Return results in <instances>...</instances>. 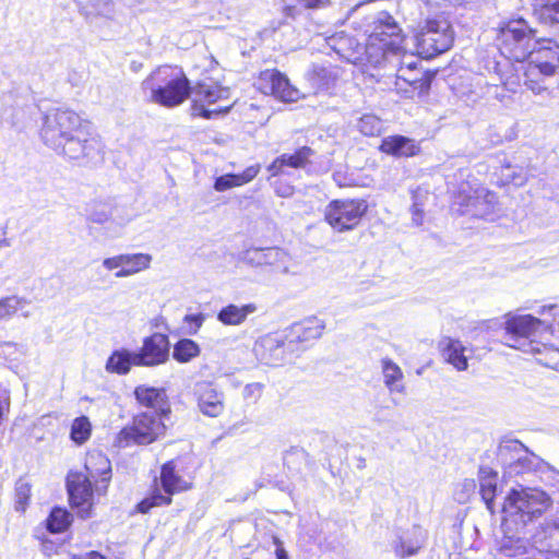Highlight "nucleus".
Masks as SVG:
<instances>
[{
  "label": "nucleus",
  "instance_id": "25",
  "mask_svg": "<svg viewBox=\"0 0 559 559\" xmlns=\"http://www.w3.org/2000/svg\"><path fill=\"white\" fill-rule=\"evenodd\" d=\"M441 345L443 357L449 364L460 371L467 369L472 349L464 346L461 341L453 338L443 340Z\"/></svg>",
  "mask_w": 559,
  "mask_h": 559
},
{
  "label": "nucleus",
  "instance_id": "17",
  "mask_svg": "<svg viewBox=\"0 0 559 559\" xmlns=\"http://www.w3.org/2000/svg\"><path fill=\"white\" fill-rule=\"evenodd\" d=\"M427 537L426 530L419 525H413L409 528L397 531L391 546L397 557H412L425 546Z\"/></svg>",
  "mask_w": 559,
  "mask_h": 559
},
{
  "label": "nucleus",
  "instance_id": "30",
  "mask_svg": "<svg viewBox=\"0 0 559 559\" xmlns=\"http://www.w3.org/2000/svg\"><path fill=\"white\" fill-rule=\"evenodd\" d=\"M152 255L148 253H123V267L115 273L117 278H123L150 269Z\"/></svg>",
  "mask_w": 559,
  "mask_h": 559
},
{
  "label": "nucleus",
  "instance_id": "38",
  "mask_svg": "<svg viewBox=\"0 0 559 559\" xmlns=\"http://www.w3.org/2000/svg\"><path fill=\"white\" fill-rule=\"evenodd\" d=\"M429 199V192L420 187L412 190V221L416 226H420L424 221V207Z\"/></svg>",
  "mask_w": 559,
  "mask_h": 559
},
{
  "label": "nucleus",
  "instance_id": "64",
  "mask_svg": "<svg viewBox=\"0 0 559 559\" xmlns=\"http://www.w3.org/2000/svg\"><path fill=\"white\" fill-rule=\"evenodd\" d=\"M406 76H411V78H417L418 79V73L415 71V72H405Z\"/></svg>",
  "mask_w": 559,
  "mask_h": 559
},
{
  "label": "nucleus",
  "instance_id": "59",
  "mask_svg": "<svg viewBox=\"0 0 559 559\" xmlns=\"http://www.w3.org/2000/svg\"><path fill=\"white\" fill-rule=\"evenodd\" d=\"M143 64L139 61H132L130 63V69L133 71V72H139L141 69H142Z\"/></svg>",
  "mask_w": 559,
  "mask_h": 559
},
{
  "label": "nucleus",
  "instance_id": "21",
  "mask_svg": "<svg viewBox=\"0 0 559 559\" xmlns=\"http://www.w3.org/2000/svg\"><path fill=\"white\" fill-rule=\"evenodd\" d=\"M198 405L200 411L210 417L218 416L224 409V396L211 383L197 385Z\"/></svg>",
  "mask_w": 559,
  "mask_h": 559
},
{
  "label": "nucleus",
  "instance_id": "45",
  "mask_svg": "<svg viewBox=\"0 0 559 559\" xmlns=\"http://www.w3.org/2000/svg\"><path fill=\"white\" fill-rule=\"evenodd\" d=\"M31 497V484L20 478L15 484V509L16 511L24 512Z\"/></svg>",
  "mask_w": 559,
  "mask_h": 559
},
{
  "label": "nucleus",
  "instance_id": "36",
  "mask_svg": "<svg viewBox=\"0 0 559 559\" xmlns=\"http://www.w3.org/2000/svg\"><path fill=\"white\" fill-rule=\"evenodd\" d=\"M538 349H533L531 354L537 355V361L546 367L559 371V348L538 341Z\"/></svg>",
  "mask_w": 559,
  "mask_h": 559
},
{
  "label": "nucleus",
  "instance_id": "16",
  "mask_svg": "<svg viewBox=\"0 0 559 559\" xmlns=\"http://www.w3.org/2000/svg\"><path fill=\"white\" fill-rule=\"evenodd\" d=\"M260 90L264 94L273 95L275 98L292 103L296 102L300 97V92L294 87L289 80L276 70H266L261 73Z\"/></svg>",
  "mask_w": 559,
  "mask_h": 559
},
{
  "label": "nucleus",
  "instance_id": "24",
  "mask_svg": "<svg viewBox=\"0 0 559 559\" xmlns=\"http://www.w3.org/2000/svg\"><path fill=\"white\" fill-rule=\"evenodd\" d=\"M382 379L385 388L391 394H405L406 385L404 382V372L401 367L391 358L384 357L380 360Z\"/></svg>",
  "mask_w": 559,
  "mask_h": 559
},
{
  "label": "nucleus",
  "instance_id": "60",
  "mask_svg": "<svg viewBox=\"0 0 559 559\" xmlns=\"http://www.w3.org/2000/svg\"><path fill=\"white\" fill-rule=\"evenodd\" d=\"M277 559H288L287 552L284 549L276 550Z\"/></svg>",
  "mask_w": 559,
  "mask_h": 559
},
{
  "label": "nucleus",
  "instance_id": "62",
  "mask_svg": "<svg viewBox=\"0 0 559 559\" xmlns=\"http://www.w3.org/2000/svg\"><path fill=\"white\" fill-rule=\"evenodd\" d=\"M9 246V242L5 238H0V249Z\"/></svg>",
  "mask_w": 559,
  "mask_h": 559
},
{
  "label": "nucleus",
  "instance_id": "43",
  "mask_svg": "<svg viewBox=\"0 0 559 559\" xmlns=\"http://www.w3.org/2000/svg\"><path fill=\"white\" fill-rule=\"evenodd\" d=\"M313 151L308 146H302L298 148L293 154H282V162L285 166L292 168H304L309 163L310 157L312 156Z\"/></svg>",
  "mask_w": 559,
  "mask_h": 559
},
{
  "label": "nucleus",
  "instance_id": "42",
  "mask_svg": "<svg viewBox=\"0 0 559 559\" xmlns=\"http://www.w3.org/2000/svg\"><path fill=\"white\" fill-rule=\"evenodd\" d=\"M25 347L14 342H0V359L12 365H17L23 356H25Z\"/></svg>",
  "mask_w": 559,
  "mask_h": 559
},
{
  "label": "nucleus",
  "instance_id": "4",
  "mask_svg": "<svg viewBox=\"0 0 559 559\" xmlns=\"http://www.w3.org/2000/svg\"><path fill=\"white\" fill-rule=\"evenodd\" d=\"M559 69V45L552 39L539 38L516 71H523L524 84L534 94L547 90L546 81Z\"/></svg>",
  "mask_w": 559,
  "mask_h": 559
},
{
  "label": "nucleus",
  "instance_id": "7",
  "mask_svg": "<svg viewBox=\"0 0 559 559\" xmlns=\"http://www.w3.org/2000/svg\"><path fill=\"white\" fill-rule=\"evenodd\" d=\"M539 38L523 19L508 22L500 28L498 47L502 56L522 64Z\"/></svg>",
  "mask_w": 559,
  "mask_h": 559
},
{
  "label": "nucleus",
  "instance_id": "54",
  "mask_svg": "<svg viewBox=\"0 0 559 559\" xmlns=\"http://www.w3.org/2000/svg\"><path fill=\"white\" fill-rule=\"evenodd\" d=\"M285 167L284 163L282 162V157L278 156L273 160V163L267 167V170L271 173L272 176H277L283 173V168Z\"/></svg>",
  "mask_w": 559,
  "mask_h": 559
},
{
  "label": "nucleus",
  "instance_id": "34",
  "mask_svg": "<svg viewBox=\"0 0 559 559\" xmlns=\"http://www.w3.org/2000/svg\"><path fill=\"white\" fill-rule=\"evenodd\" d=\"M325 324L318 318H310L294 325L293 331L298 342H309L321 337Z\"/></svg>",
  "mask_w": 559,
  "mask_h": 559
},
{
  "label": "nucleus",
  "instance_id": "46",
  "mask_svg": "<svg viewBox=\"0 0 559 559\" xmlns=\"http://www.w3.org/2000/svg\"><path fill=\"white\" fill-rule=\"evenodd\" d=\"M171 503V497L164 496L158 491L153 492L150 497L143 499L136 509L141 513H147L152 508L159 506H167Z\"/></svg>",
  "mask_w": 559,
  "mask_h": 559
},
{
  "label": "nucleus",
  "instance_id": "8",
  "mask_svg": "<svg viewBox=\"0 0 559 559\" xmlns=\"http://www.w3.org/2000/svg\"><path fill=\"white\" fill-rule=\"evenodd\" d=\"M551 325L531 314L511 316L506 321V343L524 353L538 349L537 337L550 333Z\"/></svg>",
  "mask_w": 559,
  "mask_h": 559
},
{
  "label": "nucleus",
  "instance_id": "22",
  "mask_svg": "<svg viewBox=\"0 0 559 559\" xmlns=\"http://www.w3.org/2000/svg\"><path fill=\"white\" fill-rule=\"evenodd\" d=\"M381 60V64L379 67L389 68L390 70H394V73H389V75H394L395 85H399V80H402L409 85L415 84L417 82V78L406 76L405 72H415L416 71V61L412 55H407L405 49L401 45V49L397 52V59H394V62H390L388 60Z\"/></svg>",
  "mask_w": 559,
  "mask_h": 559
},
{
  "label": "nucleus",
  "instance_id": "19",
  "mask_svg": "<svg viewBox=\"0 0 559 559\" xmlns=\"http://www.w3.org/2000/svg\"><path fill=\"white\" fill-rule=\"evenodd\" d=\"M95 483V491L104 495L111 478V464L106 455L94 451L87 454L84 471Z\"/></svg>",
  "mask_w": 559,
  "mask_h": 559
},
{
  "label": "nucleus",
  "instance_id": "13",
  "mask_svg": "<svg viewBox=\"0 0 559 559\" xmlns=\"http://www.w3.org/2000/svg\"><path fill=\"white\" fill-rule=\"evenodd\" d=\"M368 210L361 199L333 200L324 209L325 222L337 233L356 228Z\"/></svg>",
  "mask_w": 559,
  "mask_h": 559
},
{
  "label": "nucleus",
  "instance_id": "31",
  "mask_svg": "<svg viewBox=\"0 0 559 559\" xmlns=\"http://www.w3.org/2000/svg\"><path fill=\"white\" fill-rule=\"evenodd\" d=\"M80 13L86 20L110 17L114 12L112 0H76Z\"/></svg>",
  "mask_w": 559,
  "mask_h": 559
},
{
  "label": "nucleus",
  "instance_id": "39",
  "mask_svg": "<svg viewBox=\"0 0 559 559\" xmlns=\"http://www.w3.org/2000/svg\"><path fill=\"white\" fill-rule=\"evenodd\" d=\"M199 354V345L192 340L183 338L175 344L173 357L179 362H188Z\"/></svg>",
  "mask_w": 559,
  "mask_h": 559
},
{
  "label": "nucleus",
  "instance_id": "44",
  "mask_svg": "<svg viewBox=\"0 0 559 559\" xmlns=\"http://www.w3.org/2000/svg\"><path fill=\"white\" fill-rule=\"evenodd\" d=\"M358 130L367 135L374 136L381 133L382 122L373 115H364L357 122Z\"/></svg>",
  "mask_w": 559,
  "mask_h": 559
},
{
  "label": "nucleus",
  "instance_id": "32",
  "mask_svg": "<svg viewBox=\"0 0 559 559\" xmlns=\"http://www.w3.org/2000/svg\"><path fill=\"white\" fill-rule=\"evenodd\" d=\"M160 481L163 489L169 497L188 488L187 481L175 473V465L173 461H169L162 466Z\"/></svg>",
  "mask_w": 559,
  "mask_h": 559
},
{
  "label": "nucleus",
  "instance_id": "52",
  "mask_svg": "<svg viewBox=\"0 0 559 559\" xmlns=\"http://www.w3.org/2000/svg\"><path fill=\"white\" fill-rule=\"evenodd\" d=\"M204 320H205V317L202 313L187 314L185 317V322L194 325V330L192 333H197V331L202 326Z\"/></svg>",
  "mask_w": 559,
  "mask_h": 559
},
{
  "label": "nucleus",
  "instance_id": "55",
  "mask_svg": "<svg viewBox=\"0 0 559 559\" xmlns=\"http://www.w3.org/2000/svg\"><path fill=\"white\" fill-rule=\"evenodd\" d=\"M305 5L310 9L323 8L330 0H302Z\"/></svg>",
  "mask_w": 559,
  "mask_h": 559
},
{
  "label": "nucleus",
  "instance_id": "37",
  "mask_svg": "<svg viewBox=\"0 0 559 559\" xmlns=\"http://www.w3.org/2000/svg\"><path fill=\"white\" fill-rule=\"evenodd\" d=\"M72 522V515L66 509L55 508L46 520L47 530L50 533L64 532Z\"/></svg>",
  "mask_w": 559,
  "mask_h": 559
},
{
  "label": "nucleus",
  "instance_id": "61",
  "mask_svg": "<svg viewBox=\"0 0 559 559\" xmlns=\"http://www.w3.org/2000/svg\"><path fill=\"white\" fill-rule=\"evenodd\" d=\"M230 108V105L226 106H219L217 109L214 110V112H227Z\"/></svg>",
  "mask_w": 559,
  "mask_h": 559
},
{
  "label": "nucleus",
  "instance_id": "1",
  "mask_svg": "<svg viewBox=\"0 0 559 559\" xmlns=\"http://www.w3.org/2000/svg\"><path fill=\"white\" fill-rule=\"evenodd\" d=\"M43 142L79 165L102 158V142L88 121L70 109H53L46 114L40 130Z\"/></svg>",
  "mask_w": 559,
  "mask_h": 559
},
{
  "label": "nucleus",
  "instance_id": "20",
  "mask_svg": "<svg viewBox=\"0 0 559 559\" xmlns=\"http://www.w3.org/2000/svg\"><path fill=\"white\" fill-rule=\"evenodd\" d=\"M254 353L265 365H281L285 360L284 338L277 333L266 334L255 342Z\"/></svg>",
  "mask_w": 559,
  "mask_h": 559
},
{
  "label": "nucleus",
  "instance_id": "18",
  "mask_svg": "<svg viewBox=\"0 0 559 559\" xmlns=\"http://www.w3.org/2000/svg\"><path fill=\"white\" fill-rule=\"evenodd\" d=\"M193 98V115L204 118H211L212 111L204 108V104L212 105L217 102L229 99L230 91L228 87H223L215 83H199L192 88Z\"/></svg>",
  "mask_w": 559,
  "mask_h": 559
},
{
  "label": "nucleus",
  "instance_id": "56",
  "mask_svg": "<svg viewBox=\"0 0 559 559\" xmlns=\"http://www.w3.org/2000/svg\"><path fill=\"white\" fill-rule=\"evenodd\" d=\"M294 188L292 186H283L276 188V194L283 198H288L293 194Z\"/></svg>",
  "mask_w": 559,
  "mask_h": 559
},
{
  "label": "nucleus",
  "instance_id": "3",
  "mask_svg": "<svg viewBox=\"0 0 559 559\" xmlns=\"http://www.w3.org/2000/svg\"><path fill=\"white\" fill-rule=\"evenodd\" d=\"M551 506L550 497L537 488H513L503 507L506 513L503 526L533 531L531 525Z\"/></svg>",
  "mask_w": 559,
  "mask_h": 559
},
{
  "label": "nucleus",
  "instance_id": "57",
  "mask_svg": "<svg viewBox=\"0 0 559 559\" xmlns=\"http://www.w3.org/2000/svg\"><path fill=\"white\" fill-rule=\"evenodd\" d=\"M72 559H106V558L96 551H91L83 556L73 555Z\"/></svg>",
  "mask_w": 559,
  "mask_h": 559
},
{
  "label": "nucleus",
  "instance_id": "11",
  "mask_svg": "<svg viewBox=\"0 0 559 559\" xmlns=\"http://www.w3.org/2000/svg\"><path fill=\"white\" fill-rule=\"evenodd\" d=\"M163 415L156 412H142L133 418L132 425L124 427L117 436L119 447L145 445L164 436L166 425Z\"/></svg>",
  "mask_w": 559,
  "mask_h": 559
},
{
  "label": "nucleus",
  "instance_id": "29",
  "mask_svg": "<svg viewBox=\"0 0 559 559\" xmlns=\"http://www.w3.org/2000/svg\"><path fill=\"white\" fill-rule=\"evenodd\" d=\"M380 150L386 154L409 157L416 155L419 148L413 140L395 135L383 139Z\"/></svg>",
  "mask_w": 559,
  "mask_h": 559
},
{
  "label": "nucleus",
  "instance_id": "40",
  "mask_svg": "<svg viewBox=\"0 0 559 559\" xmlns=\"http://www.w3.org/2000/svg\"><path fill=\"white\" fill-rule=\"evenodd\" d=\"M92 425L86 416H81L73 420L70 432L73 442L80 445L85 443L90 439Z\"/></svg>",
  "mask_w": 559,
  "mask_h": 559
},
{
  "label": "nucleus",
  "instance_id": "47",
  "mask_svg": "<svg viewBox=\"0 0 559 559\" xmlns=\"http://www.w3.org/2000/svg\"><path fill=\"white\" fill-rule=\"evenodd\" d=\"M539 16L546 24H559V0H548L542 7Z\"/></svg>",
  "mask_w": 559,
  "mask_h": 559
},
{
  "label": "nucleus",
  "instance_id": "48",
  "mask_svg": "<svg viewBox=\"0 0 559 559\" xmlns=\"http://www.w3.org/2000/svg\"><path fill=\"white\" fill-rule=\"evenodd\" d=\"M266 248H252L245 251L242 260L254 266H262L266 263Z\"/></svg>",
  "mask_w": 559,
  "mask_h": 559
},
{
  "label": "nucleus",
  "instance_id": "26",
  "mask_svg": "<svg viewBox=\"0 0 559 559\" xmlns=\"http://www.w3.org/2000/svg\"><path fill=\"white\" fill-rule=\"evenodd\" d=\"M257 310L258 307L253 302L245 305L229 304L218 311L217 320L224 325H241Z\"/></svg>",
  "mask_w": 559,
  "mask_h": 559
},
{
  "label": "nucleus",
  "instance_id": "28",
  "mask_svg": "<svg viewBox=\"0 0 559 559\" xmlns=\"http://www.w3.org/2000/svg\"><path fill=\"white\" fill-rule=\"evenodd\" d=\"M31 305L32 301L29 299L17 295L0 298V321L9 320L17 312L23 318H29L32 316Z\"/></svg>",
  "mask_w": 559,
  "mask_h": 559
},
{
  "label": "nucleus",
  "instance_id": "15",
  "mask_svg": "<svg viewBox=\"0 0 559 559\" xmlns=\"http://www.w3.org/2000/svg\"><path fill=\"white\" fill-rule=\"evenodd\" d=\"M169 340L162 333H154L143 340V345L139 352H135L134 359L139 366L154 367L162 365L169 357Z\"/></svg>",
  "mask_w": 559,
  "mask_h": 559
},
{
  "label": "nucleus",
  "instance_id": "5",
  "mask_svg": "<svg viewBox=\"0 0 559 559\" xmlns=\"http://www.w3.org/2000/svg\"><path fill=\"white\" fill-rule=\"evenodd\" d=\"M142 88L150 92V99L158 105L174 107L189 96V81L181 69L162 66L143 82Z\"/></svg>",
  "mask_w": 559,
  "mask_h": 559
},
{
  "label": "nucleus",
  "instance_id": "58",
  "mask_svg": "<svg viewBox=\"0 0 559 559\" xmlns=\"http://www.w3.org/2000/svg\"><path fill=\"white\" fill-rule=\"evenodd\" d=\"M511 177V180L512 182L515 185V186H522L526 182L527 180V177L526 175H516V174H513Z\"/></svg>",
  "mask_w": 559,
  "mask_h": 559
},
{
  "label": "nucleus",
  "instance_id": "51",
  "mask_svg": "<svg viewBox=\"0 0 559 559\" xmlns=\"http://www.w3.org/2000/svg\"><path fill=\"white\" fill-rule=\"evenodd\" d=\"M263 385L254 382L249 383L243 389V397L247 400H258L261 396Z\"/></svg>",
  "mask_w": 559,
  "mask_h": 559
},
{
  "label": "nucleus",
  "instance_id": "63",
  "mask_svg": "<svg viewBox=\"0 0 559 559\" xmlns=\"http://www.w3.org/2000/svg\"><path fill=\"white\" fill-rule=\"evenodd\" d=\"M547 309H548V310H554V309H556V307H555V306H548V307L544 306V307L542 308V310H540V311H538V313H539V314H542V313H544V311H546Z\"/></svg>",
  "mask_w": 559,
  "mask_h": 559
},
{
  "label": "nucleus",
  "instance_id": "14",
  "mask_svg": "<svg viewBox=\"0 0 559 559\" xmlns=\"http://www.w3.org/2000/svg\"><path fill=\"white\" fill-rule=\"evenodd\" d=\"M94 481L83 472H70L67 477V488L72 507L78 508L79 515L83 519L91 516Z\"/></svg>",
  "mask_w": 559,
  "mask_h": 559
},
{
  "label": "nucleus",
  "instance_id": "35",
  "mask_svg": "<svg viewBox=\"0 0 559 559\" xmlns=\"http://www.w3.org/2000/svg\"><path fill=\"white\" fill-rule=\"evenodd\" d=\"M497 473L491 468L481 467L479 471L480 495L490 511L497 490Z\"/></svg>",
  "mask_w": 559,
  "mask_h": 559
},
{
  "label": "nucleus",
  "instance_id": "50",
  "mask_svg": "<svg viewBox=\"0 0 559 559\" xmlns=\"http://www.w3.org/2000/svg\"><path fill=\"white\" fill-rule=\"evenodd\" d=\"M123 253L114 255L110 258H106L103 260V266L107 271H114V270H122L123 267Z\"/></svg>",
  "mask_w": 559,
  "mask_h": 559
},
{
  "label": "nucleus",
  "instance_id": "49",
  "mask_svg": "<svg viewBox=\"0 0 559 559\" xmlns=\"http://www.w3.org/2000/svg\"><path fill=\"white\" fill-rule=\"evenodd\" d=\"M111 216V211L109 206L103 205L99 210H94L90 213V219L97 224H104L108 222Z\"/></svg>",
  "mask_w": 559,
  "mask_h": 559
},
{
  "label": "nucleus",
  "instance_id": "33",
  "mask_svg": "<svg viewBox=\"0 0 559 559\" xmlns=\"http://www.w3.org/2000/svg\"><path fill=\"white\" fill-rule=\"evenodd\" d=\"M135 356V352H129L127 349L116 350L108 358L106 369L109 372L119 374L128 373L131 366H139L134 359Z\"/></svg>",
  "mask_w": 559,
  "mask_h": 559
},
{
  "label": "nucleus",
  "instance_id": "9",
  "mask_svg": "<svg viewBox=\"0 0 559 559\" xmlns=\"http://www.w3.org/2000/svg\"><path fill=\"white\" fill-rule=\"evenodd\" d=\"M415 38L417 53L425 59H430L450 49L453 43V31L445 17L437 16L427 20Z\"/></svg>",
  "mask_w": 559,
  "mask_h": 559
},
{
  "label": "nucleus",
  "instance_id": "2",
  "mask_svg": "<svg viewBox=\"0 0 559 559\" xmlns=\"http://www.w3.org/2000/svg\"><path fill=\"white\" fill-rule=\"evenodd\" d=\"M503 536L498 542L496 555L499 559H520L535 556V551L559 552V516L547 519L535 531L503 526Z\"/></svg>",
  "mask_w": 559,
  "mask_h": 559
},
{
  "label": "nucleus",
  "instance_id": "12",
  "mask_svg": "<svg viewBox=\"0 0 559 559\" xmlns=\"http://www.w3.org/2000/svg\"><path fill=\"white\" fill-rule=\"evenodd\" d=\"M498 456L507 464L506 475L509 477L549 468L548 463L530 452L527 448L518 440L502 441L498 448Z\"/></svg>",
  "mask_w": 559,
  "mask_h": 559
},
{
  "label": "nucleus",
  "instance_id": "41",
  "mask_svg": "<svg viewBox=\"0 0 559 559\" xmlns=\"http://www.w3.org/2000/svg\"><path fill=\"white\" fill-rule=\"evenodd\" d=\"M265 265L273 266L281 273H287L289 270L290 257L281 248H266Z\"/></svg>",
  "mask_w": 559,
  "mask_h": 559
},
{
  "label": "nucleus",
  "instance_id": "27",
  "mask_svg": "<svg viewBox=\"0 0 559 559\" xmlns=\"http://www.w3.org/2000/svg\"><path fill=\"white\" fill-rule=\"evenodd\" d=\"M260 164H255L247 167L241 174H226L219 176L215 179L214 190L224 192L236 187H241L252 181L260 173Z\"/></svg>",
  "mask_w": 559,
  "mask_h": 559
},
{
  "label": "nucleus",
  "instance_id": "23",
  "mask_svg": "<svg viewBox=\"0 0 559 559\" xmlns=\"http://www.w3.org/2000/svg\"><path fill=\"white\" fill-rule=\"evenodd\" d=\"M134 394L138 402L147 408L146 412H156L163 416L169 413L164 390L139 386L135 389Z\"/></svg>",
  "mask_w": 559,
  "mask_h": 559
},
{
  "label": "nucleus",
  "instance_id": "6",
  "mask_svg": "<svg viewBox=\"0 0 559 559\" xmlns=\"http://www.w3.org/2000/svg\"><path fill=\"white\" fill-rule=\"evenodd\" d=\"M403 41L402 29L394 19L385 12H381L366 47L368 61L374 67L381 64L380 59L394 62Z\"/></svg>",
  "mask_w": 559,
  "mask_h": 559
},
{
  "label": "nucleus",
  "instance_id": "10",
  "mask_svg": "<svg viewBox=\"0 0 559 559\" xmlns=\"http://www.w3.org/2000/svg\"><path fill=\"white\" fill-rule=\"evenodd\" d=\"M454 204L461 214L492 219L497 209V197L493 192L477 183L462 182L454 194Z\"/></svg>",
  "mask_w": 559,
  "mask_h": 559
},
{
  "label": "nucleus",
  "instance_id": "53",
  "mask_svg": "<svg viewBox=\"0 0 559 559\" xmlns=\"http://www.w3.org/2000/svg\"><path fill=\"white\" fill-rule=\"evenodd\" d=\"M462 487H463V490H464L465 495L460 496V497L456 498L457 501H460V502H464L467 499L468 495L474 491L475 483L472 479H465L462 483Z\"/></svg>",
  "mask_w": 559,
  "mask_h": 559
}]
</instances>
